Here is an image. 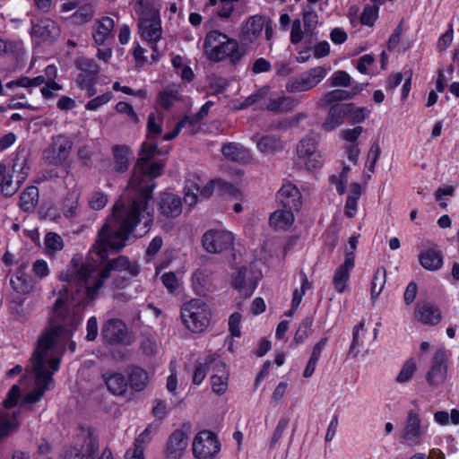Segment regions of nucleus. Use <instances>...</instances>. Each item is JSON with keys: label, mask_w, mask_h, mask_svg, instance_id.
I'll list each match as a JSON object with an SVG mask.
<instances>
[{"label": "nucleus", "mask_w": 459, "mask_h": 459, "mask_svg": "<svg viewBox=\"0 0 459 459\" xmlns=\"http://www.w3.org/2000/svg\"><path fill=\"white\" fill-rule=\"evenodd\" d=\"M159 153L155 141L143 143L139 158L127 184V187L134 192V196L127 204L121 198L116 201L110 216L98 232L94 249L101 260H106L110 252H119L126 247L130 235L145 214V226L153 221V211H149V203L153 198V190L156 187L154 179L161 175L163 169L162 164L152 161Z\"/></svg>", "instance_id": "obj_1"}, {"label": "nucleus", "mask_w": 459, "mask_h": 459, "mask_svg": "<svg viewBox=\"0 0 459 459\" xmlns=\"http://www.w3.org/2000/svg\"><path fill=\"white\" fill-rule=\"evenodd\" d=\"M96 271L95 264L83 262L80 256H74L67 268L59 275V280L67 285H64L58 291L49 323L64 326L69 335L74 334L82 320L70 309V305L74 302L88 305L99 296L100 290L96 291L94 297L91 298L89 294L97 282V277H93Z\"/></svg>", "instance_id": "obj_2"}, {"label": "nucleus", "mask_w": 459, "mask_h": 459, "mask_svg": "<svg viewBox=\"0 0 459 459\" xmlns=\"http://www.w3.org/2000/svg\"><path fill=\"white\" fill-rule=\"evenodd\" d=\"M63 333L69 334L64 326L49 323L39 335L31 356L35 386L46 392L60 368L61 356L53 355V351Z\"/></svg>", "instance_id": "obj_3"}, {"label": "nucleus", "mask_w": 459, "mask_h": 459, "mask_svg": "<svg viewBox=\"0 0 459 459\" xmlns=\"http://www.w3.org/2000/svg\"><path fill=\"white\" fill-rule=\"evenodd\" d=\"M204 51L210 61L220 63L229 60L233 66L238 65L247 53L246 48L240 46L236 39L218 30L206 33Z\"/></svg>", "instance_id": "obj_4"}, {"label": "nucleus", "mask_w": 459, "mask_h": 459, "mask_svg": "<svg viewBox=\"0 0 459 459\" xmlns=\"http://www.w3.org/2000/svg\"><path fill=\"white\" fill-rule=\"evenodd\" d=\"M180 317L186 328L192 333H199L209 326L212 312L205 301L192 299L181 307Z\"/></svg>", "instance_id": "obj_5"}, {"label": "nucleus", "mask_w": 459, "mask_h": 459, "mask_svg": "<svg viewBox=\"0 0 459 459\" xmlns=\"http://www.w3.org/2000/svg\"><path fill=\"white\" fill-rule=\"evenodd\" d=\"M216 186H220L221 189L225 188L227 190L233 187L231 183L224 182L220 178L212 179L204 186H203V182L199 177H194V178L186 179L184 187L185 203L188 206L192 207L197 203L198 197L203 199L209 198L213 194Z\"/></svg>", "instance_id": "obj_6"}, {"label": "nucleus", "mask_w": 459, "mask_h": 459, "mask_svg": "<svg viewBox=\"0 0 459 459\" xmlns=\"http://www.w3.org/2000/svg\"><path fill=\"white\" fill-rule=\"evenodd\" d=\"M428 427L422 423L420 408L409 410L400 432V439L410 446H419L424 441Z\"/></svg>", "instance_id": "obj_7"}, {"label": "nucleus", "mask_w": 459, "mask_h": 459, "mask_svg": "<svg viewBox=\"0 0 459 459\" xmlns=\"http://www.w3.org/2000/svg\"><path fill=\"white\" fill-rule=\"evenodd\" d=\"M113 271H126L131 276H136L140 273V267L136 262H131L127 256L119 255L109 260L97 276V282L89 291L90 297H94L97 290H100L105 281L109 278Z\"/></svg>", "instance_id": "obj_8"}, {"label": "nucleus", "mask_w": 459, "mask_h": 459, "mask_svg": "<svg viewBox=\"0 0 459 459\" xmlns=\"http://www.w3.org/2000/svg\"><path fill=\"white\" fill-rule=\"evenodd\" d=\"M217 435L207 429L199 431L192 444L193 455L196 459H213L221 451Z\"/></svg>", "instance_id": "obj_9"}, {"label": "nucleus", "mask_w": 459, "mask_h": 459, "mask_svg": "<svg viewBox=\"0 0 459 459\" xmlns=\"http://www.w3.org/2000/svg\"><path fill=\"white\" fill-rule=\"evenodd\" d=\"M326 74L327 70L324 66L310 68L299 76L290 79L285 85V89L290 93L307 91L318 85Z\"/></svg>", "instance_id": "obj_10"}, {"label": "nucleus", "mask_w": 459, "mask_h": 459, "mask_svg": "<svg viewBox=\"0 0 459 459\" xmlns=\"http://www.w3.org/2000/svg\"><path fill=\"white\" fill-rule=\"evenodd\" d=\"M235 238L228 230H209L202 237L203 247L211 254H221L233 248Z\"/></svg>", "instance_id": "obj_11"}, {"label": "nucleus", "mask_w": 459, "mask_h": 459, "mask_svg": "<svg viewBox=\"0 0 459 459\" xmlns=\"http://www.w3.org/2000/svg\"><path fill=\"white\" fill-rule=\"evenodd\" d=\"M100 335L105 343L122 344L127 337L126 325L118 318L108 319L103 324Z\"/></svg>", "instance_id": "obj_12"}, {"label": "nucleus", "mask_w": 459, "mask_h": 459, "mask_svg": "<svg viewBox=\"0 0 459 459\" xmlns=\"http://www.w3.org/2000/svg\"><path fill=\"white\" fill-rule=\"evenodd\" d=\"M276 202L279 207L299 212L302 206V195L294 184L287 183L277 192Z\"/></svg>", "instance_id": "obj_13"}, {"label": "nucleus", "mask_w": 459, "mask_h": 459, "mask_svg": "<svg viewBox=\"0 0 459 459\" xmlns=\"http://www.w3.org/2000/svg\"><path fill=\"white\" fill-rule=\"evenodd\" d=\"M138 33L144 41H160L162 38L161 19L160 13L152 17H138Z\"/></svg>", "instance_id": "obj_14"}, {"label": "nucleus", "mask_w": 459, "mask_h": 459, "mask_svg": "<svg viewBox=\"0 0 459 459\" xmlns=\"http://www.w3.org/2000/svg\"><path fill=\"white\" fill-rule=\"evenodd\" d=\"M188 446L186 431L177 429L168 437L164 454L165 459H180Z\"/></svg>", "instance_id": "obj_15"}, {"label": "nucleus", "mask_w": 459, "mask_h": 459, "mask_svg": "<svg viewBox=\"0 0 459 459\" xmlns=\"http://www.w3.org/2000/svg\"><path fill=\"white\" fill-rule=\"evenodd\" d=\"M72 142L65 135L53 137L52 144L46 151L47 159L50 163L62 164L69 156Z\"/></svg>", "instance_id": "obj_16"}, {"label": "nucleus", "mask_w": 459, "mask_h": 459, "mask_svg": "<svg viewBox=\"0 0 459 459\" xmlns=\"http://www.w3.org/2000/svg\"><path fill=\"white\" fill-rule=\"evenodd\" d=\"M355 267V253L346 251L344 262L335 270L333 285L338 293L344 292L350 280L351 272Z\"/></svg>", "instance_id": "obj_17"}, {"label": "nucleus", "mask_w": 459, "mask_h": 459, "mask_svg": "<svg viewBox=\"0 0 459 459\" xmlns=\"http://www.w3.org/2000/svg\"><path fill=\"white\" fill-rule=\"evenodd\" d=\"M414 315L416 319L424 325H437L442 319L441 310L432 302H418L415 307Z\"/></svg>", "instance_id": "obj_18"}, {"label": "nucleus", "mask_w": 459, "mask_h": 459, "mask_svg": "<svg viewBox=\"0 0 459 459\" xmlns=\"http://www.w3.org/2000/svg\"><path fill=\"white\" fill-rule=\"evenodd\" d=\"M158 211L166 218H177L182 212V199L177 195L163 192L160 195Z\"/></svg>", "instance_id": "obj_19"}, {"label": "nucleus", "mask_w": 459, "mask_h": 459, "mask_svg": "<svg viewBox=\"0 0 459 459\" xmlns=\"http://www.w3.org/2000/svg\"><path fill=\"white\" fill-rule=\"evenodd\" d=\"M264 18L262 15L255 14L250 16L242 26L239 39L242 42L252 44L258 39L264 28Z\"/></svg>", "instance_id": "obj_20"}, {"label": "nucleus", "mask_w": 459, "mask_h": 459, "mask_svg": "<svg viewBox=\"0 0 459 459\" xmlns=\"http://www.w3.org/2000/svg\"><path fill=\"white\" fill-rule=\"evenodd\" d=\"M447 366L446 364V356L442 351H437L432 359V364L426 375L428 383L431 385H437L446 379Z\"/></svg>", "instance_id": "obj_21"}, {"label": "nucleus", "mask_w": 459, "mask_h": 459, "mask_svg": "<svg viewBox=\"0 0 459 459\" xmlns=\"http://www.w3.org/2000/svg\"><path fill=\"white\" fill-rule=\"evenodd\" d=\"M346 103H333L329 105L327 116L322 125L325 131L330 132L339 127L346 120Z\"/></svg>", "instance_id": "obj_22"}, {"label": "nucleus", "mask_w": 459, "mask_h": 459, "mask_svg": "<svg viewBox=\"0 0 459 459\" xmlns=\"http://www.w3.org/2000/svg\"><path fill=\"white\" fill-rule=\"evenodd\" d=\"M102 378L108 392L117 396H124L128 389L126 377L117 371H107L102 374Z\"/></svg>", "instance_id": "obj_23"}, {"label": "nucleus", "mask_w": 459, "mask_h": 459, "mask_svg": "<svg viewBox=\"0 0 459 459\" xmlns=\"http://www.w3.org/2000/svg\"><path fill=\"white\" fill-rule=\"evenodd\" d=\"M222 155L229 160L239 164H247L251 160L249 151L241 143L230 142L221 147Z\"/></svg>", "instance_id": "obj_24"}, {"label": "nucleus", "mask_w": 459, "mask_h": 459, "mask_svg": "<svg viewBox=\"0 0 459 459\" xmlns=\"http://www.w3.org/2000/svg\"><path fill=\"white\" fill-rule=\"evenodd\" d=\"M437 247V245H434V247L421 251L419 255V263L427 271H437L444 264L442 252Z\"/></svg>", "instance_id": "obj_25"}, {"label": "nucleus", "mask_w": 459, "mask_h": 459, "mask_svg": "<svg viewBox=\"0 0 459 459\" xmlns=\"http://www.w3.org/2000/svg\"><path fill=\"white\" fill-rule=\"evenodd\" d=\"M10 284L14 291L20 294H29L34 289L32 277L19 268L11 277Z\"/></svg>", "instance_id": "obj_26"}, {"label": "nucleus", "mask_w": 459, "mask_h": 459, "mask_svg": "<svg viewBox=\"0 0 459 459\" xmlns=\"http://www.w3.org/2000/svg\"><path fill=\"white\" fill-rule=\"evenodd\" d=\"M299 101L293 97L281 95L275 98L271 97L266 105L269 111L275 113H288L294 110Z\"/></svg>", "instance_id": "obj_27"}, {"label": "nucleus", "mask_w": 459, "mask_h": 459, "mask_svg": "<svg viewBox=\"0 0 459 459\" xmlns=\"http://www.w3.org/2000/svg\"><path fill=\"white\" fill-rule=\"evenodd\" d=\"M126 381L128 388L133 392H141L148 384V376L141 367L133 366L128 368Z\"/></svg>", "instance_id": "obj_28"}, {"label": "nucleus", "mask_w": 459, "mask_h": 459, "mask_svg": "<svg viewBox=\"0 0 459 459\" xmlns=\"http://www.w3.org/2000/svg\"><path fill=\"white\" fill-rule=\"evenodd\" d=\"M247 267H240L238 272L232 276L231 285L238 292H242L246 298H249L253 295L254 291L257 287V283L255 281H251L247 284L246 281Z\"/></svg>", "instance_id": "obj_29"}, {"label": "nucleus", "mask_w": 459, "mask_h": 459, "mask_svg": "<svg viewBox=\"0 0 459 459\" xmlns=\"http://www.w3.org/2000/svg\"><path fill=\"white\" fill-rule=\"evenodd\" d=\"M295 213L292 211L280 207L270 215L269 223L275 230H286L293 224Z\"/></svg>", "instance_id": "obj_30"}, {"label": "nucleus", "mask_w": 459, "mask_h": 459, "mask_svg": "<svg viewBox=\"0 0 459 459\" xmlns=\"http://www.w3.org/2000/svg\"><path fill=\"white\" fill-rule=\"evenodd\" d=\"M46 85L40 89L41 95L46 100H51L55 97L53 91L62 90V85L56 82L57 69L54 65H48L45 68Z\"/></svg>", "instance_id": "obj_31"}, {"label": "nucleus", "mask_w": 459, "mask_h": 459, "mask_svg": "<svg viewBox=\"0 0 459 459\" xmlns=\"http://www.w3.org/2000/svg\"><path fill=\"white\" fill-rule=\"evenodd\" d=\"M182 96L178 87H167L166 89L159 91L156 98V102L159 107L163 110H169L177 101H180Z\"/></svg>", "instance_id": "obj_32"}, {"label": "nucleus", "mask_w": 459, "mask_h": 459, "mask_svg": "<svg viewBox=\"0 0 459 459\" xmlns=\"http://www.w3.org/2000/svg\"><path fill=\"white\" fill-rule=\"evenodd\" d=\"M114 158V169L118 173H124L129 167L130 149L126 145L116 144L112 147Z\"/></svg>", "instance_id": "obj_33"}, {"label": "nucleus", "mask_w": 459, "mask_h": 459, "mask_svg": "<svg viewBox=\"0 0 459 459\" xmlns=\"http://www.w3.org/2000/svg\"><path fill=\"white\" fill-rule=\"evenodd\" d=\"M114 20L109 16H103L100 21L98 27L93 33V39L97 45H103L111 36L114 29Z\"/></svg>", "instance_id": "obj_34"}, {"label": "nucleus", "mask_w": 459, "mask_h": 459, "mask_svg": "<svg viewBox=\"0 0 459 459\" xmlns=\"http://www.w3.org/2000/svg\"><path fill=\"white\" fill-rule=\"evenodd\" d=\"M39 202V189L35 186L26 187L20 195L19 205L24 212L34 210Z\"/></svg>", "instance_id": "obj_35"}, {"label": "nucleus", "mask_w": 459, "mask_h": 459, "mask_svg": "<svg viewBox=\"0 0 459 459\" xmlns=\"http://www.w3.org/2000/svg\"><path fill=\"white\" fill-rule=\"evenodd\" d=\"M257 149L266 154L281 152L283 144L280 137L275 135H264L256 143Z\"/></svg>", "instance_id": "obj_36"}, {"label": "nucleus", "mask_w": 459, "mask_h": 459, "mask_svg": "<svg viewBox=\"0 0 459 459\" xmlns=\"http://www.w3.org/2000/svg\"><path fill=\"white\" fill-rule=\"evenodd\" d=\"M386 281V270L379 266L375 271L370 284V299L375 302L382 292Z\"/></svg>", "instance_id": "obj_37"}, {"label": "nucleus", "mask_w": 459, "mask_h": 459, "mask_svg": "<svg viewBox=\"0 0 459 459\" xmlns=\"http://www.w3.org/2000/svg\"><path fill=\"white\" fill-rule=\"evenodd\" d=\"M346 121L351 125L359 124L364 122L369 116L370 111L366 107H357L354 103H346Z\"/></svg>", "instance_id": "obj_38"}, {"label": "nucleus", "mask_w": 459, "mask_h": 459, "mask_svg": "<svg viewBox=\"0 0 459 459\" xmlns=\"http://www.w3.org/2000/svg\"><path fill=\"white\" fill-rule=\"evenodd\" d=\"M80 194L76 191H69L63 202L62 212L67 219L76 216L79 206Z\"/></svg>", "instance_id": "obj_39"}, {"label": "nucleus", "mask_w": 459, "mask_h": 459, "mask_svg": "<svg viewBox=\"0 0 459 459\" xmlns=\"http://www.w3.org/2000/svg\"><path fill=\"white\" fill-rule=\"evenodd\" d=\"M21 423L15 419V413L13 419H6L5 416L0 412V441L9 437L12 434L18 431Z\"/></svg>", "instance_id": "obj_40"}, {"label": "nucleus", "mask_w": 459, "mask_h": 459, "mask_svg": "<svg viewBox=\"0 0 459 459\" xmlns=\"http://www.w3.org/2000/svg\"><path fill=\"white\" fill-rule=\"evenodd\" d=\"M54 28V21L48 18H42L39 20L36 23L32 24L33 33L37 37L44 40L48 39L52 37V30Z\"/></svg>", "instance_id": "obj_41"}, {"label": "nucleus", "mask_w": 459, "mask_h": 459, "mask_svg": "<svg viewBox=\"0 0 459 459\" xmlns=\"http://www.w3.org/2000/svg\"><path fill=\"white\" fill-rule=\"evenodd\" d=\"M44 245L46 254L52 255L64 248V240L60 235L51 231L45 235Z\"/></svg>", "instance_id": "obj_42"}, {"label": "nucleus", "mask_w": 459, "mask_h": 459, "mask_svg": "<svg viewBox=\"0 0 459 459\" xmlns=\"http://www.w3.org/2000/svg\"><path fill=\"white\" fill-rule=\"evenodd\" d=\"M350 170L351 168L344 164L339 176L333 174L329 177V183L335 186L336 192L340 195H344L346 192Z\"/></svg>", "instance_id": "obj_43"}, {"label": "nucleus", "mask_w": 459, "mask_h": 459, "mask_svg": "<svg viewBox=\"0 0 459 459\" xmlns=\"http://www.w3.org/2000/svg\"><path fill=\"white\" fill-rule=\"evenodd\" d=\"M317 142L315 137H305L297 145V153L300 159L315 156Z\"/></svg>", "instance_id": "obj_44"}, {"label": "nucleus", "mask_w": 459, "mask_h": 459, "mask_svg": "<svg viewBox=\"0 0 459 459\" xmlns=\"http://www.w3.org/2000/svg\"><path fill=\"white\" fill-rule=\"evenodd\" d=\"M356 92L353 91L336 89L328 91L324 98V101L327 105L333 103H340L341 100H350L355 96Z\"/></svg>", "instance_id": "obj_45"}, {"label": "nucleus", "mask_w": 459, "mask_h": 459, "mask_svg": "<svg viewBox=\"0 0 459 459\" xmlns=\"http://www.w3.org/2000/svg\"><path fill=\"white\" fill-rule=\"evenodd\" d=\"M313 321L314 319L310 316H307L301 320L294 335V340L297 343H303L308 337L313 325Z\"/></svg>", "instance_id": "obj_46"}, {"label": "nucleus", "mask_w": 459, "mask_h": 459, "mask_svg": "<svg viewBox=\"0 0 459 459\" xmlns=\"http://www.w3.org/2000/svg\"><path fill=\"white\" fill-rule=\"evenodd\" d=\"M134 11L139 17H152L154 13H160L154 8V0H136L134 4Z\"/></svg>", "instance_id": "obj_47"}, {"label": "nucleus", "mask_w": 459, "mask_h": 459, "mask_svg": "<svg viewBox=\"0 0 459 459\" xmlns=\"http://www.w3.org/2000/svg\"><path fill=\"white\" fill-rule=\"evenodd\" d=\"M150 428H146L135 439L134 442V454L133 457L135 459H142L143 457V452L145 449V446L150 441Z\"/></svg>", "instance_id": "obj_48"}, {"label": "nucleus", "mask_w": 459, "mask_h": 459, "mask_svg": "<svg viewBox=\"0 0 459 459\" xmlns=\"http://www.w3.org/2000/svg\"><path fill=\"white\" fill-rule=\"evenodd\" d=\"M229 374H212L211 377V385L212 392L218 395L226 393L229 385Z\"/></svg>", "instance_id": "obj_49"}, {"label": "nucleus", "mask_w": 459, "mask_h": 459, "mask_svg": "<svg viewBox=\"0 0 459 459\" xmlns=\"http://www.w3.org/2000/svg\"><path fill=\"white\" fill-rule=\"evenodd\" d=\"M379 8L377 5H366L359 17L362 25L372 27L378 18Z\"/></svg>", "instance_id": "obj_50"}, {"label": "nucleus", "mask_w": 459, "mask_h": 459, "mask_svg": "<svg viewBox=\"0 0 459 459\" xmlns=\"http://www.w3.org/2000/svg\"><path fill=\"white\" fill-rule=\"evenodd\" d=\"M161 133V124L156 122V117L154 113H150L146 124V138L150 141H155Z\"/></svg>", "instance_id": "obj_51"}, {"label": "nucleus", "mask_w": 459, "mask_h": 459, "mask_svg": "<svg viewBox=\"0 0 459 459\" xmlns=\"http://www.w3.org/2000/svg\"><path fill=\"white\" fill-rule=\"evenodd\" d=\"M205 364H208L209 370L212 369V374H229L226 363L218 359L215 354H208L205 357Z\"/></svg>", "instance_id": "obj_52"}, {"label": "nucleus", "mask_w": 459, "mask_h": 459, "mask_svg": "<svg viewBox=\"0 0 459 459\" xmlns=\"http://www.w3.org/2000/svg\"><path fill=\"white\" fill-rule=\"evenodd\" d=\"M416 362L415 360L411 358L409 359L401 368L400 372L398 373L396 377V381L398 383H405L411 379L413 373L416 370Z\"/></svg>", "instance_id": "obj_53"}, {"label": "nucleus", "mask_w": 459, "mask_h": 459, "mask_svg": "<svg viewBox=\"0 0 459 459\" xmlns=\"http://www.w3.org/2000/svg\"><path fill=\"white\" fill-rule=\"evenodd\" d=\"M302 18L304 27L307 30L316 28L318 22V15L312 6L307 5L303 8Z\"/></svg>", "instance_id": "obj_54"}, {"label": "nucleus", "mask_w": 459, "mask_h": 459, "mask_svg": "<svg viewBox=\"0 0 459 459\" xmlns=\"http://www.w3.org/2000/svg\"><path fill=\"white\" fill-rule=\"evenodd\" d=\"M208 370L209 368L208 364H205V359L203 362L196 361L194 365L192 383L195 385H200L204 380Z\"/></svg>", "instance_id": "obj_55"}, {"label": "nucleus", "mask_w": 459, "mask_h": 459, "mask_svg": "<svg viewBox=\"0 0 459 459\" xmlns=\"http://www.w3.org/2000/svg\"><path fill=\"white\" fill-rule=\"evenodd\" d=\"M108 201V198L105 193L96 191L91 195L88 204L91 209L100 211L107 205Z\"/></svg>", "instance_id": "obj_56"}, {"label": "nucleus", "mask_w": 459, "mask_h": 459, "mask_svg": "<svg viewBox=\"0 0 459 459\" xmlns=\"http://www.w3.org/2000/svg\"><path fill=\"white\" fill-rule=\"evenodd\" d=\"M351 79L350 74L346 71L339 70L331 75L328 82L332 87H348L351 84Z\"/></svg>", "instance_id": "obj_57"}, {"label": "nucleus", "mask_w": 459, "mask_h": 459, "mask_svg": "<svg viewBox=\"0 0 459 459\" xmlns=\"http://www.w3.org/2000/svg\"><path fill=\"white\" fill-rule=\"evenodd\" d=\"M75 67L79 72L100 74V66L91 58L79 57L75 60Z\"/></svg>", "instance_id": "obj_58"}, {"label": "nucleus", "mask_w": 459, "mask_h": 459, "mask_svg": "<svg viewBox=\"0 0 459 459\" xmlns=\"http://www.w3.org/2000/svg\"><path fill=\"white\" fill-rule=\"evenodd\" d=\"M113 98V94L111 91H107L101 95H99L91 100H89L86 105L85 108L90 111H95L101 106L107 104Z\"/></svg>", "instance_id": "obj_59"}, {"label": "nucleus", "mask_w": 459, "mask_h": 459, "mask_svg": "<svg viewBox=\"0 0 459 459\" xmlns=\"http://www.w3.org/2000/svg\"><path fill=\"white\" fill-rule=\"evenodd\" d=\"M290 420L286 417H281L276 426V429L273 434L270 441V448L273 449L279 443L286 429L289 426Z\"/></svg>", "instance_id": "obj_60"}, {"label": "nucleus", "mask_w": 459, "mask_h": 459, "mask_svg": "<svg viewBox=\"0 0 459 459\" xmlns=\"http://www.w3.org/2000/svg\"><path fill=\"white\" fill-rule=\"evenodd\" d=\"M365 330V323L364 320L360 321L359 324H357L352 330V340L351 343V347L349 350V354L353 355V357H356L358 354V351H354L356 348L362 345V340L359 338V333L360 331Z\"/></svg>", "instance_id": "obj_61"}, {"label": "nucleus", "mask_w": 459, "mask_h": 459, "mask_svg": "<svg viewBox=\"0 0 459 459\" xmlns=\"http://www.w3.org/2000/svg\"><path fill=\"white\" fill-rule=\"evenodd\" d=\"M455 194V188L452 186H446L438 187L434 195L438 205L441 209L446 210L447 208V203L444 200V196H453Z\"/></svg>", "instance_id": "obj_62"}, {"label": "nucleus", "mask_w": 459, "mask_h": 459, "mask_svg": "<svg viewBox=\"0 0 459 459\" xmlns=\"http://www.w3.org/2000/svg\"><path fill=\"white\" fill-rule=\"evenodd\" d=\"M115 108L117 112L127 115L128 118L133 123L137 124L139 122V117L130 103L126 101H119L116 104Z\"/></svg>", "instance_id": "obj_63"}, {"label": "nucleus", "mask_w": 459, "mask_h": 459, "mask_svg": "<svg viewBox=\"0 0 459 459\" xmlns=\"http://www.w3.org/2000/svg\"><path fill=\"white\" fill-rule=\"evenodd\" d=\"M242 316L239 312L232 313L229 317V332L232 337H240V325Z\"/></svg>", "instance_id": "obj_64"}]
</instances>
